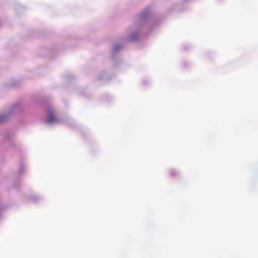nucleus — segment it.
Here are the masks:
<instances>
[{"label": "nucleus", "mask_w": 258, "mask_h": 258, "mask_svg": "<svg viewBox=\"0 0 258 258\" xmlns=\"http://www.w3.org/2000/svg\"><path fill=\"white\" fill-rule=\"evenodd\" d=\"M48 118L46 119V122L51 123L57 120V117L55 115L54 111L52 109H48L47 111Z\"/></svg>", "instance_id": "obj_1"}, {"label": "nucleus", "mask_w": 258, "mask_h": 258, "mask_svg": "<svg viewBox=\"0 0 258 258\" xmlns=\"http://www.w3.org/2000/svg\"><path fill=\"white\" fill-rule=\"evenodd\" d=\"M4 118L3 116L0 117V122L4 119Z\"/></svg>", "instance_id": "obj_2"}]
</instances>
